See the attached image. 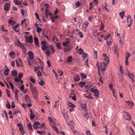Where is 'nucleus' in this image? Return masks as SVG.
Wrapping results in <instances>:
<instances>
[{
	"label": "nucleus",
	"instance_id": "nucleus-1",
	"mask_svg": "<svg viewBox=\"0 0 135 135\" xmlns=\"http://www.w3.org/2000/svg\"><path fill=\"white\" fill-rule=\"evenodd\" d=\"M41 48L44 51H45L46 49L48 48H50L51 50V52L48 50L45 51V54L47 56H49L53 54L55 52L54 46L51 45H50L49 47L47 46L46 45H43L42 47Z\"/></svg>",
	"mask_w": 135,
	"mask_h": 135
},
{
	"label": "nucleus",
	"instance_id": "nucleus-2",
	"mask_svg": "<svg viewBox=\"0 0 135 135\" xmlns=\"http://www.w3.org/2000/svg\"><path fill=\"white\" fill-rule=\"evenodd\" d=\"M109 57H107L104 59V62L101 63V69L103 71L106 70V66L109 62Z\"/></svg>",
	"mask_w": 135,
	"mask_h": 135
},
{
	"label": "nucleus",
	"instance_id": "nucleus-3",
	"mask_svg": "<svg viewBox=\"0 0 135 135\" xmlns=\"http://www.w3.org/2000/svg\"><path fill=\"white\" fill-rule=\"evenodd\" d=\"M127 21L128 23V26L129 27L131 26L133 22V20L132 19L131 16L128 15L127 17Z\"/></svg>",
	"mask_w": 135,
	"mask_h": 135
},
{
	"label": "nucleus",
	"instance_id": "nucleus-4",
	"mask_svg": "<svg viewBox=\"0 0 135 135\" xmlns=\"http://www.w3.org/2000/svg\"><path fill=\"white\" fill-rule=\"evenodd\" d=\"M123 113H125L123 114V117L127 120L130 121L131 120V117L130 115L128 114V113L125 111L123 112Z\"/></svg>",
	"mask_w": 135,
	"mask_h": 135
},
{
	"label": "nucleus",
	"instance_id": "nucleus-5",
	"mask_svg": "<svg viewBox=\"0 0 135 135\" xmlns=\"http://www.w3.org/2000/svg\"><path fill=\"white\" fill-rule=\"evenodd\" d=\"M32 94L33 98L36 100H37L38 98V91L36 89L31 91Z\"/></svg>",
	"mask_w": 135,
	"mask_h": 135
},
{
	"label": "nucleus",
	"instance_id": "nucleus-6",
	"mask_svg": "<svg viewBox=\"0 0 135 135\" xmlns=\"http://www.w3.org/2000/svg\"><path fill=\"white\" fill-rule=\"evenodd\" d=\"M17 126L19 127V129L22 135L24 134L25 133V132L23 130V126L20 123H18L17 124Z\"/></svg>",
	"mask_w": 135,
	"mask_h": 135
},
{
	"label": "nucleus",
	"instance_id": "nucleus-7",
	"mask_svg": "<svg viewBox=\"0 0 135 135\" xmlns=\"http://www.w3.org/2000/svg\"><path fill=\"white\" fill-rule=\"evenodd\" d=\"M18 62L17 60H16V64L17 66L19 67H20L21 66H23L22 64V61L21 59L20 58L18 59Z\"/></svg>",
	"mask_w": 135,
	"mask_h": 135
},
{
	"label": "nucleus",
	"instance_id": "nucleus-8",
	"mask_svg": "<svg viewBox=\"0 0 135 135\" xmlns=\"http://www.w3.org/2000/svg\"><path fill=\"white\" fill-rule=\"evenodd\" d=\"M40 124V123L38 121L35 122L34 124H33V128L35 129H37L38 128V126H39Z\"/></svg>",
	"mask_w": 135,
	"mask_h": 135
},
{
	"label": "nucleus",
	"instance_id": "nucleus-9",
	"mask_svg": "<svg viewBox=\"0 0 135 135\" xmlns=\"http://www.w3.org/2000/svg\"><path fill=\"white\" fill-rule=\"evenodd\" d=\"M26 41L27 42H29L30 43H32L33 42L32 37V35L29 36V37L26 38Z\"/></svg>",
	"mask_w": 135,
	"mask_h": 135
},
{
	"label": "nucleus",
	"instance_id": "nucleus-10",
	"mask_svg": "<svg viewBox=\"0 0 135 135\" xmlns=\"http://www.w3.org/2000/svg\"><path fill=\"white\" fill-rule=\"evenodd\" d=\"M50 15L51 16H52L51 13L49 12V10L48 9H46L45 10V16L47 18L48 16Z\"/></svg>",
	"mask_w": 135,
	"mask_h": 135
},
{
	"label": "nucleus",
	"instance_id": "nucleus-11",
	"mask_svg": "<svg viewBox=\"0 0 135 135\" xmlns=\"http://www.w3.org/2000/svg\"><path fill=\"white\" fill-rule=\"evenodd\" d=\"M84 96L86 97L89 98V99H93V98L91 96V94L90 93H86L84 95Z\"/></svg>",
	"mask_w": 135,
	"mask_h": 135
},
{
	"label": "nucleus",
	"instance_id": "nucleus-12",
	"mask_svg": "<svg viewBox=\"0 0 135 135\" xmlns=\"http://www.w3.org/2000/svg\"><path fill=\"white\" fill-rule=\"evenodd\" d=\"M9 4L8 3H6L4 5V10L6 11H7L9 9Z\"/></svg>",
	"mask_w": 135,
	"mask_h": 135
},
{
	"label": "nucleus",
	"instance_id": "nucleus-13",
	"mask_svg": "<svg viewBox=\"0 0 135 135\" xmlns=\"http://www.w3.org/2000/svg\"><path fill=\"white\" fill-rule=\"evenodd\" d=\"M30 118L31 120H32L35 117V115L33 113V112L32 109H31L30 110Z\"/></svg>",
	"mask_w": 135,
	"mask_h": 135
},
{
	"label": "nucleus",
	"instance_id": "nucleus-14",
	"mask_svg": "<svg viewBox=\"0 0 135 135\" xmlns=\"http://www.w3.org/2000/svg\"><path fill=\"white\" fill-rule=\"evenodd\" d=\"M128 72V74H127V75L134 82V81L133 79V77L134 76V75L133 74H130L129 72V71L127 70Z\"/></svg>",
	"mask_w": 135,
	"mask_h": 135
},
{
	"label": "nucleus",
	"instance_id": "nucleus-15",
	"mask_svg": "<svg viewBox=\"0 0 135 135\" xmlns=\"http://www.w3.org/2000/svg\"><path fill=\"white\" fill-rule=\"evenodd\" d=\"M9 55L10 57L12 59H13L15 58V53L13 52H11L9 54Z\"/></svg>",
	"mask_w": 135,
	"mask_h": 135
},
{
	"label": "nucleus",
	"instance_id": "nucleus-16",
	"mask_svg": "<svg viewBox=\"0 0 135 135\" xmlns=\"http://www.w3.org/2000/svg\"><path fill=\"white\" fill-rule=\"evenodd\" d=\"M16 42V45L17 46L20 47H21V46H22V45H23L21 43L20 41H19L18 39L17 41Z\"/></svg>",
	"mask_w": 135,
	"mask_h": 135
},
{
	"label": "nucleus",
	"instance_id": "nucleus-17",
	"mask_svg": "<svg viewBox=\"0 0 135 135\" xmlns=\"http://www.w3.org/2000/svg\"><path fill=\"white\" fill-rule=\"evenodd\" d=\"M30 89L31 90V91L36 89V88L31 83L30 84Z\"/></svg>",
	"mask_w": 135,
	"mask_h": 135
},
{
	"label": "nucleus",
	"instance_id": "nucleus-18",
	"mask_svg": "<svg viewBox=\"0 0 135 135\" xmlns=\"http://www.w3.org/2000/svg\"><path fill=\"white\" fill-rule=\"evenodd\" d=\"M20 48L22 49L23 53L25 54L26 52V47L24 45H22Z\"/></svg>",
	"mask_w": 135,
	"mask_h": 135
},
{
	"label": "nucleus",
	"instance_id": "nucleus-19",
	"mask_svg": "<svg viewBox=\"0 0 135 135\" xmlns=\"http://www.w3.org/2000/svg\"><path fill=\"white\" fill-rule=\"evenodd\" d=\"M56 46L57 48L59 50L62 49V48L61 46V45L60 43L59 42H57L56 43Z\"/></svg>",
	"mask_w": 135,
	"mask_h": 135
},
{
	"label": "nucleus",
	"instance_id": "nucleus-20",
	"mask_svg": "<svg viewBox=\"0 0 135 135\" xmlns=\"http://www.w3.org/2000/svg\"><path fill=\"white\" fill-rule=\"evenodd\" d=\"M84 51V50L83 49L81 48H80L77 50V52L79 54L81 55Z\"/></svg>",
	"mask_w": 135,
	"mask_h": 135
},
{
	"label": "nucleus",
	"instance_id": "nucleus-21",
	"mask_svg": "<svg viewBox=\"0 0 135 135\" xmlns=\"http://www.w3.org/2000/svg\"><path fill=\"white\" fill-rule=\"evenodd\" d=\"M74 80L76 81H79L80 80V78L78 75H76L74 78Z\"/></svg>",
	"mask_w": 135,
	"mask_h": 135
},
{
	"label": "nucleus",
	"instance_id": "nucleus-22",
	"mask_svg": "<svg viewBox=\"0 0 135 135\" xmlns=\"http://www.w3.org/2000/svg\"><path fill=\"white\" fill-rule=\"evenodd\" d=\"M80 75L81 76V79H84L87 77V76L86 74L85 73H81Z\"/></svg>",
	"mask_w": 135,
	"mask_h": 135
},
{
	"label": "nucleus",
	"instance_id": "nucleus-23",
	"mask_svg": "<svg viewBox=\"0 0 135 135\" xmlns=\"http://www.w3.org/2000/svg\"><path fill=\"white\" fill-rule=\"evenodd\" d=\"M25 99L26 101L28 102H30L31 101V99L29 98L27 95H25Z\"/></svg>",
	"mask_w": 135,
	"mask_h": 135
},
{
	"label": "nucleus",
	"instance_id": "nucleus-24",
	"mask_svg": "<svg viewBox=\"0 0 135 135\" xmlns=\"http://www.w3.org/2000/svg\"><path fill=\"white\" fill-rule=\"evenodd\" d=\"M34 40L35 45L36 46H37L38 44V38L36 37H35L34 38Z\"/></svg>",
	"mask_w": 135,
	"mask_h": 135
},
{
	"label": "nucleus",
	"instance_id": "nucleus-25",
	"mask_svg": "<svg viewBox=\"0 0 135 135\" xmlns=\"http://www.w3.org/2000/svg\"><path fill=\"white\" fill-rule=\"evenodd\" d=\"M126 102L128 103L129 105H130L131 107H133L134 105V104L132 101H127Z\"/></svg>",
	"mask_w": 135,
	"mask_h": 135
},
{
	"label": "nucleus",
	"instance_id": "nucleus-26",
	"mask_svg": "<svg viewBox=\"0 0 135 135\" xmlns=\"http://www.w3.org/2000/svg\"><path fill=\"white\" fill-rule=\"evenodd\" d=\"M67 104L70 107H72V108H74L75 107V105L70 102H68L67 103Z\"/></svg>",
	"mask_w": 135,
	"mask_h": 135
},
{
	"label": "nucleus",
	"instance_id": "nucleus-27",
	"mask_svg": "<svg viewBox=\"0 0 135 135\" xmlns=\"http://www.w3.org/2000/svg\"><path fill=\"white\" fill-rule=\"evenodd\" d=\"M72 59H73V57H72V56H70L68 58V59L67 60V61L68 62H71L72 61V60H73Z\"/></svg>",
	"mask_w": 135,
	"mask_h": 135
},
{
	"label": "nucleus",
	"instance_id": "nucleus-28",
	"mask_svg": "<svg viewBox=\"0 0 135 135\" xmlns=\"http://www.w3.org/2000/svg\"><path fill=\"white\" fill-rule=\"evenodd\" d=\"M17 72L16 71H13L12 72V75L13 76H17Z\"/></svg>",
	"mask_w": 135,
	"mask_h": 135
},
{
	"label": "nucleus",
	"instance_id": "nucleus-29",
	"mask_svg": "<svg viewBox=\"0 0 135 135\" xmlns=\"http://www.w3.org/2000/svg\"><path fill=\"white\" fill-rule=\"evenodd\" d=\"M13 2L15 4L17 5H20L21 4V3L18 0H14Z\"/></svg>",
	"mask_w": 135,
	"mask_h": 135
},
{
	"label": "nucleus",
	"instance_id": "nucleus-30",
	"mask_svg": "<svg viewBox=\"0 0 135 135\" xmlns=\"http://www.w3.org/2000/svg\"><path fill=\"white\" fill-rule=\"evenodd\" d=\"M70 42L69 40L67 41L64 42H62V44L64 46H68L69 45L68 43Z\"/></svg>",
	"mask_w": 135,
	"mask_h": 135
},
{
	"label": "nucleus",
	"instance_id": "nucleus-31",
	"mask_svg": "<svg viewBox=\"0 0 135 135\" xmlns=\"http://www.w3.org/2000/svg\"><path fill=\"white\" fill-rule=\"evenodd\" d=\"M100 21L101 22V24L100 26V31H102L104 29V26L102 23V20H100Z\"/></svg>",
	"mask_w": 135,
	"mask_h": 135
},
{
	"label": "nucleus",
	"instance_id": "nucleus-32",
	"mask_svg": "<svg viewBox=\"0 0 135 135\" xmlns=\"http://www.w3.org/2000/svg\"><path fill=\"white\" fill-rule=\"evenodd\" d=\"M125 13V12L124 11H122V13L121 12H120L119 13V15L121 17L122 19H123L124 17V14Z\"/></svg>",
	"mask_w": 135,
	"mask_h": 135
},
{
	"label": "nucleus",
	"instance_id": "nucleus-33",
	"mask_svg": "<svg viewBox=\"0 0 135 135\" xmlns=\"http://www.w3.org/2000/svg\"><path fill=\"white\" fill-rule=\"evenodd\" d=\"M85 82H80L79 83V85L81 87H83L85 84Z\"/></svg>",
	"mask_w": 135,
	"mask_h": 135
},
{
	"label": "nucleus",
	"instance_id": "nucleus-34",
	"mask_svg": "<svg viewBox=\"0 0 135 135\" xmlns=\"http://www.w3.org/2000/svg\"><path fill=\"white\" fill-rule=\"evenodd\" d=\"M9 70L8 69H6L4 71V74L6 76H7L8 74Z\"/></svg>",
	"mask_w": 135,
	"mask_h": 135
},
{
	"label": "nucleus",
	"instance_id": "nucleus-35",
	"mask_svg": "<svg viewBox=\"0 0 135 135\" xmlns=\"http://www.w3.org/2000/svg\"><path fill=\"white\" fill-rule=\"evenodd\" d=\"M51 127L57 132H59L58 128L56 127L51 125Z\"/></svg>",
	"mask_w": 135,
	"mask_h": 135
},
{
	"label": "nucleus",
	"instance_id": "nucleus-36",
	"mask_svg": "<svg viewBox=\"0 0 135 135\" xmlns=\"http://www.w3.org/2000/svg\"><path fill=\"white\" fill-rule=\"evenodd\" d=\"M94 95L96 97H98L99 96V92L98 90L97 91H96L95 93H94Z\"/></svg>",
	"mask_w": 135,
	"mask_h": 135
},
{
	"label": "nucleus",
	"instance_id": "nucleus-37",
	"mask_svg": "<svg viewBox=\"0 0 135 135\" xmlns=\"http://www.w3.org/2000/svg\"><path fill=\"white\" fill-rule=\"evenodd\" d=\"M52 41L55 43L58 41V39L56 36H54L53 37Z\"/></svg>",
	"mask_w": 135,
	"mask_h": 135
},
{
	"label": "nucleus",
	"instance_id": "nucleus-38",
	"mask_svg": "<svg viewBox=\"0 0 135 135\" xmlns=\"http://www.w3.org/2000/svg\"><path fill=\"white\" fill-rule=\"evenodd\" d=\"M97 89H94L93 88H91L90 91L92 93H95L96 91H97Z\"/></svg>",
	"mask_w": 135,
	"mask_h": 135
},
{
	"label": "nucleus",
	"instance_id": "nucleus-39",
	"mask_svg": "<svg viewBox=\"0 0 135 135\" xmlns=\"http://www.w3.org/2000/svg\"><path fill=\"white\" fill-rule=\"evenodd\" d=\"M42 31V29L41 27H38L37 28V31L38 33H40Z\"/></svg>",
	"mask_w": 135,
	"mask_h": 135
},
{
	"label": "nucleus",
	"instance_id": "nucleus-40",
	"mask_svg": "<svg viewBox=\"0 0 135 135\" xmlns=\"http://www.w3.org/2000/svg\"><path fill=\"white\" fill-rule=\"evenodd\" d=\"M9 23L12 25H13L15 23V22L13 20H9Z\"/></svg>",
	"mask_w": 135,
	"mask_h": 135
},
{
	"label": "nucleus",
	"instance_id": "nucleus-41",
	"mask_svg": "<svg viewBox=\"0 0 135 135\" xmlns=\"http://www.w3.org/2000/svg\"><path fill=\"white\" fill-rule=\"evenodd\" d=\"M64 52H69V51L71 50V49L70 48L67 49L66 47H64Z\"/></svg>",
	"mask_w": 135,
	"mask_h": 135
},
{
	"label": "nucleus",
	"instance_id": "nucleus-42",
	"mask_svg": "<svg viewBox=\"0 0 135 135\" xmlns=\"http://www.w3.org/2000/svg\"><path fill=\"white\" fill-rule=\"evenodd\" d=\"M131 56V55L128 52H126V59H128Z\"/></svg>",
	"mask_w": 135,
	"mask_h": 135
},
{
	"label": "nucleus",
	"instance_id": "nucleus-43",
	"mask_svg": "<svg viewBox=\"0 0 135 135\" xmlns=\"http://www.w3.org/2000/svg\"><path fill=\"white\" fill-rule=\"evenodd\" d=\"M47 43L46 41H42L41 42V45L43 46V45H46Z\"/></svg>",
	"mask_w": 135,
	"mask_h": 135
},
{
	"label": "nucleus",
	"instance_id": "nucleus-44",
	"mask_svg": "<svg viewBox=\"0 0 135 135\" xmlns=\"http://www.w3.org/2000/svg\"><path fill=\"white\" fill-rule=\"evenodd\" d=\"M89 23L88 21H86L84 23V25L85 26V28H86L88 25Z\"/></svg>",
	"mask_w": 135,
	"mask_h": 135
},
{
	"label": "nucleus",
	"instance_id": "nucleus-45",
	"mask_svg": "<svg viewBox=\"0 0 135 135\" xmlns=\"http://www.w3.org/2000/svg\"><path fill=\"white\" fill-rule=\"evenodd\" d=\"M37 133L41 135H43L44 133V131H37Z\"/></svg>",
	"mask_w": 135,
	"mask_h": 135
},
{
	"label": "nucleus",
	"instance_id": "nucleus-46",
	"mask_svg": "<svg viewBox=\"0 0 135 135\" xmlns=\"http://www.w3.org/2000/svg\"><path fill=\"white\" fill-rule=\"evenodd\" d=\"M96 65L97 66L98 68V70L99 72V75H100V68L99 67V64L98 62H97V64Z\"/></svg>",
	"mask_w": 135,
	"mask_h": 135
},
{
	"label": "nucleus",
	"instance_id": "nucleus-47",
	"mask_svg": "<svg viewBox=\"0 0 135 135\" xmlns=\"http://www.w3.org/2000/svg\"><path fill=\"white\" fill-rule=\"evenodd\" d=\"M3 112H4V113L5 114L6 120H8V115L6 111L5 110H4L3 111Z\"/></svg>",
	"mask_w": 135,
	"mask_h": 135
},
{
	"label": "nucleus",
	"instance_id": "nucleus-48",
	"mask_svg": "<svg viewBox=\"0 0 135 135\" xmlns=\"http://www.w3.org/2000/svg\"><path fill=\"white\" fill-rule=\"evenodd\" d=\"M4 40L6 41V43H8V42H9V41L8 37H4Z\"/></svg>",
	"mask_w": 135,
	"mask_h": 135
},
{
	"label": "nucleus",
	"instance_id": "nucleus-49",
	"mask_svg": "<svg viewBox=\"0 0 135 135\" xmlns=\"http://www.w3.org/2000/svg\"><path fill=\"white\" fill-rule=\"evenodd\" d=\"M27 127L29 130H32V128L31 125V124H29L27 126Z\"/></svg>",
	"mask_w": 135,
	"mask_h": 135
},
{
	"label": "nucleus",
	"instance_id": "nucleus-50",
	"mask_svg": "<svg viewBox=\"0 0 135 135\" xmlns=\"http://www.w3.org/2000/svg\"><path fill=\"white\" fill-rule=\"evenodd\" d=\"M9 84L12 89H14V86L13 84L11 82H9Z\"/></svg>",
	"mask_w": 135,
	"mask_h": 135
},
{
	"label": "nucleus",
	"instance_id": "nucleus-51",
	"mask_svg": "<svg viewBox=\"0 0 135 135\" xmlns=\"http://www.w3.org/2000/svg\"><path fill=\"white\" fill-rule=\"evenodd\" d=\"M81 4L80 3L79 1H78L76 2L75 4V6L76 7H78Z\"/></svg>",
	"mask_w": 135,
	"mask_h": 135
},
{
	"label": "nucleus",
	"instance_id": "nucleus-52",
	"mask_svg": "<svg viewBox=\"0 0 135 135\" xmlns=\"http://www.w3.org/2000/svg\"><path fill=\"white\" fill-rule=\"evenodd\" d=\"M6 107L8 109H9L11 108L10 105L8 102L6 104Z\"/></svg>",
	"mask_w": 135,
	"mask_h": 135
},
{
	"label": "nucleus",
	"instance_id": "nucleus-53",
	"mask_svg": "<svg viewBox=\"0 0 135 135\" xmlns=\"http://www.w3.org/2000/svg\"><path fill=\"white\" fill-rule=\"evenodd\" d=\"M13 29L17 32H19V30L18 29H17V28L15 26L13 27Z\"/></svg>",
	"mask_w": 135,
	"mask_h": 135
},
{
	"label": "nucleus",
	"instance_id": "nucleus-54",
	"mask_svg": "<svg viewBox=\"0 0 135 135\" xmlns=\"http://www.w3.org/2000/svg\"><path fill=\"white\" fill-rule=\"evenodd\" d=\"M39 84L40 85L42 86L44 84V82L42 80H40V81L39 82Z\"/></svg>",
	"mask_w": 135,
	"mask_h": 135
},
{
	"label": "nucleus",
	"instance_id": "nucleus-55",
	"mask_svg": "<svg viewBox=\"0 0 135 135\" xmlns=\"http://www.w3.org/2000/svg\"><path fill=\"white\" fill-rule=\"evenodd\" d=\"M130 129L131 130L132 133H131V135H135V133L134 132L133 129L131 127H129Z\"/></svg>",
	"mask_w": 135,
	"mask_h": 135
},
{
	"label": "nucleus",
	"instance_id": "nucleus-56",
	"mask_svg": "<svg viewBox=\"0 0 135 135\" xmlns=\"http://www.w3.org/2000/svg\"><path fill=\"white\" fill-rule=\"evenodd\" d=\"M30 80L33 83H35L36 81L35 80L32 78H30Z\"/></svg>",
	"mask_w": 135,
	"mask_h": 135
},
{
	"label": "nucleus",
	"instance_id": "nucleus-57",
	"mask_svg": "<svg viewBox=\"0 0 135 135\" xmlns=\"http://www.w3.org/2000/svg\"><path fill=\"white\" fill-rule=\"evenodd\" d=\"M23 74L22 73H21L19 74L18 75H19V78L20 79H21L22 77L23 76Z\"/></svg>",
	"mask_w": 135,
	"mask_h": 135
},
{
	"label": "nucleus",
	"instance_id": "nucleus-58",
	"mask_svg": "<svg viewBox=\"0 0 135 135\" xmlns=\"http://www.w3.org/2000/svg\"><path fill=\"white\" fill-rule=\"evenodd\" d=\"M86 134L87 135H91V132L89 130H87L86 132Z\"/></svg>",
	"mask_w": 135,
	"mask_h": 135
},
{
	"label": "nucleus",
	"instance_id": "nucleus-59",
	"mask_svg": "<svg viewBox=\"0 0 135 135\" xmlns=\"http://www.w3.org/2000/svg\"><path fill=\"white\" fill-rule=\"evenodd\" d=\"M6 91L8 97H10V95L9 94V91L8 89H7Z\"/></svg>",
	"mask_w": 135,
	"mask_h": 135
},
{
	"label": "nucleus",
	"instance_id": "nucleus-60",
	"mask_svg": "<svg viewBox=\"0 0 135 135\" xmlns=\"http://www.w3.org/2000/svg\"><path fill=\"white\" fill-rule=\"evenodd\" d=\"M83 54L84 57L85 58H86L87 57V54L85 52H83Z\"/></svg>",
	"mask_w": 135,
	"mask_h": 135
},
{
	"label": "nucleus",
	"instance_id": "nucleus-61",
	"mask_svg": "<svg viewBox=\"0 0 135 135\" xmlns=\"http://www.w3.org/2000/svg\"><path fill=\"white\" fill-rule=\"evenodd\" d=\"M48 119L49 120L50 123H51L52 122V121H53L54 120L52 118L49 117H48Z\"/></svg>",
	"mask_w": 135,
	"mask_h": 135
},
{
	"label": "nucleus",
	"instance_id": "nucleus-62",
	"mask_svg": "<svg viewBox=\"0 0 135 135\" xmlns=\"http://www.w3.org/2000/svg\"><path fill=\"white\" fill-rule=\"evenodd\" d=\"M78 34L81 38H82L83 37V35L81 32H79Z\"/></svg>",
	"mask_w": 135,
	"mask_h": 135
},
{
	"label": "nucleus",
	"instance_id": "nucleus-63",
	"mask_svg": "<svg viewBox=\"0 0 135 135\" xmlns=\"http://www.w3.org/2000/svg\"><path fill=\"white\" fill-rule=\"evenodd\" d=\"M106 42L107 45H110L112 44V41H107Z\"/></svg>",
	"mask_w": 135,
	"mask_h": 135
},
{
	"label": "nucleus",
	"instance_id": "nucleus-64",
	"mask_svg": "<svg viewBox=\"0 0 135 135\" xmlns=\"http://www.w3.org/2000/svg\"><path fill=\"white\" fill-rule=\"evenodd\" d=\"M37 74L38 76H40L41 75V73L40 71H38L37 73Z\"/></svg>",
	"mask_w": 135,
	"mask_h": 135
}]
</instances>
